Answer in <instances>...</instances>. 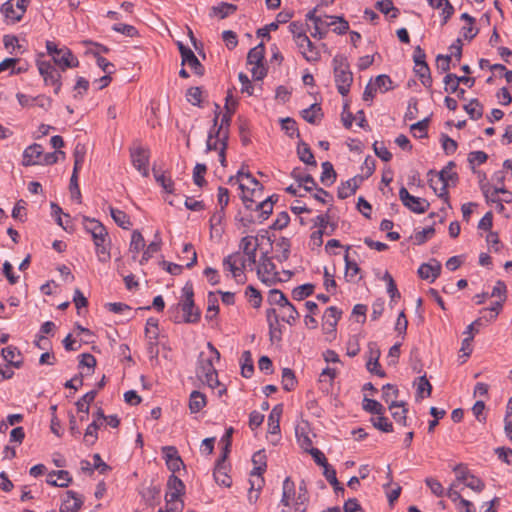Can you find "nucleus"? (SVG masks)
Masks as SVG:
<instances>
[{"label":"nucleus","mask_w":512,"mask_h":512,"mask_svg":"<svg viewBox=\"0 0 512 512\" xmlns=\"http://www.w3.org/2000/svg\"><path fill=\"white\" fill-rule=\"evenodd\" d=\"M132 166L143 176H149L150 150L143 146L139 140H135L129 148Z\"/></svg>","instance_id":"4"},{"label":"nucleus","mask_w":512,"mask_h":512,"mask_svg":"<svg viewBox=\"0 0 512 512\" xmlns=\"http://www.w3.org/2000/svg\"><path fill=\"white\" fill-rule=\"evenodd\" d=\"M432 392V385L426 376H420L417 382V396L420 398L429 397Z\"/></svg>","instance_id":"54"},{"label":"nucleus","mask_w":512,"mask_h":512,"mask_svg":"<svg viewBox=\"0 0 512 512\" xmlns=\"http://www.w3.org/2000/svg\"><path fill=\"white\" fill-rule=\"evenodd\" d=\"M296 380L295 374L290 368H284L282 370V386L286 391H291L294 389Z\"/></svg>","instance_id":"57"},{"label":"nucleus","mask_w":512,"mask_h":512,"mask_svg":"<svg viewBox=\"0 0 512 512\" xmlns=\"http://www.w3.org/2000/svg\"><path fill=\"white\" fill-rule=\"evenodd\" d=\"M295 44L308 62H317L320 59L319 51L306 34L297 36Z\"/></svg>","instance_id":"10"},{"label":"nucleus","mask_w":512,"mask_h":512,"mask_svg":"<svg viewBox=\"0 0 512 512\" xmlns=\"http://www.w3.org/2000/svg\"><path fill=\"white\" fill-rule=\"evenodd\" d=\"M297 155L299 159L305 163L306 165L316 167L317 162L315 160L314 154L310 149L309 145L304 141H300L297 146Z\"/></svg>","instance_id":"30"},{"label":"nucleus","mask_w":512,"mask_h":512,"mask_svg":"<svg viewBox=\"0 0 512 512\" xmlns=\"http://www.w3.org/2000/svg\"><path fill=\"white\" fill-rule=\"evenodd\" d=\"M268 302L271 305H278L280 307H285L289 303L285 294L278 289H272L269 291Z\"/></svg>","instance_id":"52"},{"label":"nucleus","mask_w":512,"mask_h":512,"mask_svg":"<svg viewBox=\"0 0 512 512\" xmlns=\"http://www.w3.org/2000/svg\"><path fill=\"white\" fill-rule=\"evenodd\" d=\"M145 247V241L140 231L134 230L131 236L130 251L137 254Z\"/></svg>","instance_id":"56"},{"label":"nucleus","mask_w":512,"mask_h":512,"mask_svg":"<svg viewBox=\"0 0 512 512\" xmlns=\"http://www.w3.org/2000/svg\"><path fill=\"white\" fill-rule=\"evenodd\" d=\"M102 425L103 422H98L96 419L88 425L84 434V442L87 446H91L96 442L98 439L97 431Z\"/></svg>","instance_id":"43"},{"label":"nucleus","mask_w":512,"mask_h":512,"mask_svg":"<svg viewBox=\"0 0 512 512\" xmlns=\"http://www.w3.org/2000/svg\"><path fill=\"white\" fill-rule=\"evenodd\" d=\"M258 278L265 284L271 285L277 281V272L272 259L267 253H262L259 265L257 266Z\"/></svg>","instance_id":"8"},{"label":"nucleus","mask_w":512,"mask_h":512,"mask_svg":"<svg viewBox=\"0 0 512 512\" xmlns=\"http://www.w3.org/2000/svg\"><path fill=\"white\" fill-rule=\"evenodd\" d=\"M182 297L183 301L178 304L177 308L180 307L183 311V319L182 321L185 323H196L200 320L201 312L198 308L195 307L194 303V291L193 285L191 282H187L182 288ZM175 323H180L181 319L176 315L173 318Z\"/></svg>","instance_id":"3"},{"label":"nucleus","mask_w":512,"mask_h":512,"mask_svg":"<svg viewBox=\"0 0 512 512\" xmlns=\"http://www.w3.org/2000/svg\"><path fill=\"white\" fill-rule=\"evenodd\" d=\"M454 167L455 163L450 161L441 171L435 172L430 170L428 172V176H430L428 179L429 186L434 190L435 193H437V184L441 183L440 192L437 195L438 197L444 199L446 202H448L449 197L447 191L449 183L452 182V184H455L458 179L457 173L452 171Z\"/></svg>","instance_id":"1"},{"label":"nucleus","mask_w":512,"mask_h":512,"mask_svg":"<svg viewBox=\"0 0 512 512\" xmlns=\"http://www.w3.org/2000/svg\"><path fill=\"white\" fill-rule=\"evenodd\" d=\"M1 355L11 366L20 368L23 364L20 350L15 346H7L2 349Z\"/></svg>","instance_id":"26"},{"label":"nucleus","mask_w":512,"mask_h":512,"mask_svg":"<svg viewBox=\"0 0 512 512\" xmlns=\"http://www.w3.org/2000/svg\"><path fill=\"white\" fill-rule=\"evenodd\" d=\"M237 11L235 4L222 2L218 6H213L211 9V15L218 16L220 19H224Z\"/></svg>","instance_id":"39"},{"label":"nucleus","mask_w":512,"mask_h":512,"mask_svg":"<svg viewBox=\"0 0 512 512\" xmlns=\"http://www.w3.org/2000/svg\"><path fill=\"white\" fill-rule=\"evenodd\" d=\"M206 396L200 391L194 390L189 397V410L191 413H198L206 406Z\"/></svg>","instance_id":"33"},{"label":"nucleus","mask_w":512,"mask_h":512,"mask_svg":"<svg viewBox=\"0 0 512 512\" xmlns=\"http://www.w3.org/2000/svg\"><path fill=\"white\" fill-rule=\"evenodd\" d=\"M315 286L311 283L300 285L293 289L292 297L294 300L301 301L306 297L310 296L314 292Z\"/></svg>","instance_id":"47"},{"label":"nucleus","mask_w":512,"mask_h":512,"mask_svg":"<svg viewBox=\"0 0 512 512\" xmlns=\"http://www.w3.org/2000/svg\"><path fill=\"white\" fill-rule=\"evenodd\" d=\"M207 171V167L205 164L197 163L193 170V181L194 183L202 187L206 184V180L204 178V175Z\"/></svg>","instance_id":"59"},{"label":"nucleus","mask_w":512,"mask_h":512,"mask_svg":"<svg viewBox=\"0 0 512 512\" xmlns=\"http://www.w3.org/2000/svg\"><path fill=\"white\" fill-rule=\"evenodd\" d=\"M309 493L304 480L299 483L297 497L294 503V512H307Z\"/></svg>","instance_id":"22"},{"label":"nucleus","mask_w":512,"mask_h":512,"mask_svg":"<svg viewBox=\"0 0 512 512\" xmlns=\"http://www.w3.org/2000/svg\"><path fill=\"white\" fill-rule=\"evenodd\" d=\"M86 154L85 146L81 143H78L73 151V158H74V167L73 171H79L82 167V164L84 162Z\"/></svg>","instance_id":"53"},{"label":"nucleus","mask_w":512,"mask_h":512,"mask_svg":"<svg viewBox=\"0 0 512 512\" xmlns=\"http://www.w3.org/2000/svg\"><path fill=\"white\" fill-rule=\"evenodd\" d=\"M430 119L425 118L421 121H418L410 126L411 131L415 137L424 138L427 137V130L429 126Z\"/></svg>","instance_id":"55"},{"label":"nucleus","mask_w":512,"mask_h":512,"mask_svg":"<svg viewBox=\"0 0 512 512\" xmlns=\"http://www.w3.org/2000/svg\"><path fill=\"white\" fill-rule=\"evenodd\" d=\"M286 311L282 316V320L289 325H294L300 314L292 303H288L285 307Z\"/></svg>","instance_id":"60"},{"label":"nucleus","mask_w":512,"mask_h":512,"mask_svg":"<svg viewBox=\"0 0 512 512\" xmlns=\"http://www.w3.org/2000/svg\"><path fill=\"white\" fill-rule=\"evenodd\" d=\"M43 148L40 144L34 143L28 146L23 152L22 165L25 167L39 165L41 162Z\"/></svg>","instance_id":"16"},{"label":"nucleus","mask_w":512,"mask_h":512,"mask_svg":"<svg viewBox=\"0 0 512 512\" xmlns=\"http://www.w3.org/2000/svg\"><path fill=\"white\" fill-rule=\"evenodd\" d=\"M376 8L385 15L392 12L391 18H396L399 15V9L393 5L392 0H380L376 3Z\"/></svg>","instance_id":"51"},{"label":"nucleus","mask_w":512,"mask_h":512,"mask_svg":"<svg viewBox=\"0 0 512 512\" xmlns=\"http://www.w3.org/2000/svg\"><path fill=\"white\" fill-rule=\"evenodd\" d=\"M363 409L375 415H382L385 412V408L380 402L367 397L363 399Z\"/></svg>","instance_id":"50"},{"label":"nucleus","mask_w":512,"mask_h":512,"mask_svg":"<svg viewBox=\"0 0 512 512\" xmlns=\"http://www.w3.org/2000/svg\"><path fill=\"white\" fill-rule=\"evenodd\" d=\"M155 241H152L145 251L143 252L142 258L139 261L141 265L146 263L150 258L153 257L155 253H157L161 249V239L159 238L158 233L155 235Z\"/></svg>","instance_id":"46"},{"label":"nucleus","mask_w":512,"mask_h":512,"mask_svg":"<svg viewBox=\"0 0 512 512\" xmlns=\"http://www.w3.org/2000/svg\"><path fill=\"white\" fill-rule=\"evenodd\" d=\"M405 405L406 404L403 401L398 402L393 400L389 403L388 406L389 410L392 413L393 419L403 426L407 425L406 420L408 409L405 407Z\"/></svg>","instance_id":"24"},{"label":"nucleus","mask_w":512,"mask_h":512,"mask_svg":"<svg viewBox=\"0 0 512 512\" xmlns=\"http://www.w3.org/2000/svg\"><path fill=\"white\" fill-rule=\"evenodd\" d=\"M242 178H246L250 184L253 185L251 188V195L253 197L260 198L263 191V186L261 183L256 178H254L250 172H244L243 170H240L236 175V179L240 181Z\"/></svg>","instance_id":"37"},{"label":"nucleus","mask_w":512,"mask_h":512,"mask_svg":"<svg viewBox=\"0 0 512 512\" xmlns=\"http://www.w3.org/2000/svg\"><path fill=\"white\" fill-rule=\"evenodd\" d=\"M83 224L85 230L92 235L95 246L105 243L108 238V232L100 221L84 216Z\"/></svg>","instance_id":"9"},{"label":"nucleus","mask_w":512,"mask_h":512,"mask_svg":"<svg viewBox=\"0 0 512 512\" xmlns=\"http://www.w3.org/2000/svg\"><path fill=\"white\" fill-rule=\"evenodd\" d=\"M89 88V81L84 77H78L76 84L73 87L75 92L74 98H82Z\"/></svg>","instance_id":"64"},{"label":"nucleus","mask_w":512,"mask_h":512,"mask_svg":"<svg viewBox=\"0 0 512 512\" xmlns=\"http://www.w3.org/2000/svg\"><path fill=\"white\" fill-rule=\"evenodd\" d=\"M283 412V405L277 404L268 416V432L271 434L280 433V418Z\"/></svg>","instance_id":"27"},{"label":"nucleus","mask_w":512,"mask_h":512,"mask_svg":"<svg viewBox=\"0 0 512 512\" xmlns=\"http://www.w3.org/2000/svg\"><path fill=\"white\" fill-rule=\"evenodd\" d=\"M259 247L258 238L255 236H245L240 241V249L247 258L248 266L256 264L257 250Z\"/></svg>","instance_id":"14"},{"label":"nucleus","mask_w":512,"mask_h":512,"mask_svg":"<svg viewBox=\"0 0 512 512\" xmlns=\"http://www.w3.org/2000/svg\"><path fill=\"white\" fill-rule=\"evenodd\" d=\"M196 375L202 382L206 383L212 389H215L220 385L212 357H205L203 352H201L198 357Z\"/></svg>","instance_id":"5"},{"label":"nucleus","mask_w":512,"mask_h":512,"mask_svg":"<svg viewBox=\"0 0 512 512\" xmlns=\"http://www.w3.org/2000/svg\"><path fill=\"white\" fill-rule=\"evenodd\" d=\"M14 4V1L8 0L1 6V12L12 23L19 22L24 15V10H18Z\"/></svg>","instance_id":"29"},{"label":"nucleus","mask_w":512,"mask_h":512,"mask_svg":"<svg viewBox=\"0 0 512 512\" xmlns=\"http://www.w3.org/2000/svg\"><path fill=\"white\" fill-rule=\"evenodd\" d=\"M464 110L473 120H478L483 115V105L478 99H472L468 104L464 105Z\"/></svg>","instance_id":"44"},{"label":"nucleus","mask_w":512,"mask_h":512,"mask_svg":"<svg viewBox=\"0 0 512 512\" xmlns=\"http://www.w3.org/2000/svg\"><path fill=\"white\" fill-rule=\"evenodd\" d=\"M373 150L377 157H379L381 160L388 162L392 158V154L390 151L384 146L383 143H379L378 141H375L373 143Z\"/></svg>","instance_id":"63"},{"label":"nucleus","mask_w":512,"mask_h":512,"mask_svg":"<svg viewBox=\"0 0 512 512\" xmlns=\"http://www.w3.org/2000/svg\"><path fill=\"white\" fill-rule=\"evenodd\" d=\"M322 173L320 180L321 182L326 185L330 186L332 185L337 177V174L333 168V165L329 161H325L322 163Z\"/></svg>","instance_id":"40"},{"label":"nucleus","mask_w":512,"mask_h":512,"mask_svg":"<svg viewBox=\"0 0 512 512\" xmlns=\"http://www.w3.org/2000/svg\"><path fill=\"white\" fill-rule=\"evenodd\" d=\"M161 493L160 485H155L153 482L150 485L143 487L140 491L142 499L148 506H154L156 502L159 500V496Z\"/></svg>","instance_id":"25"},{"label":"nucleus","mask_w":512,"mask_h":512,"mask_svg":"<svg viewBox=\"0 0 512 512\" xmlns=\"http://www.w3.org/2000/svg\"><path fill=\"white\" fill-rule=\"evenodd\" d=\"M414 72L419 77L421 83L426 87L430 88L432 86V77L430 68L427 63H422L419 66H414Z\"/></svg>","instance_id":"42"},{"label":"nucleus","mask_w":512,"mask_h":512,"mask_svg":"<svg viewBox=\"0 0 512 512\" xmlns=\"http://www.w3.org/2000/svg\"><path fill=\"white\" fill-rule=\"evenodd\" d=\"M37 68L45 85H52L54 87V93L59 94L62 87L61 74L55 65L52 64L51 61L38 59Z\"/></svg>","instance_id":"6"},{"label":"nucleus","mask_w":512,"mask_h":512,"mask_svg":"<svg viewBox=\"0 0 512 512\" xmlns=\"http://www.w3.org/2000/svg\"><path fill=\"white\" fill-rule=\"evenodd\" d=\"M46 482L55 487H68L72 482V478L68 471L58 470L50 472Z\"/></svg>","instance_id":"21"},{"label":"nucleus","mask_w":512,"mask_h":512,"mask_svg":"<svg viewBox=\"0 0 512 512\" xmlns=\"http://www.w3.org/2000/svg\"><path fill=\"white\" fill-rule=\"evenodd\" d=\"M435 233V229L433 226L424 228L422 231H418L414 234L413 240L414 244L422 245L424 244L428 238L432 237Z\"/></svg>","instance_id":"61"},{"label":"nucleus","mask_w":512,"mask_h":512,"mask_svg":"<svg viewBox=\"0 0 512 512\" xmlns=\"http://www.w3.org/2000/svg\"><path fill=\"white\" fill-rule=\"evenodd\" d=\"M341 314L342 312L337 307H328L323 315L324 327L327 326L329 329L334 330Z\"/></svg>","instance_id":"34"},{"label":"nucleus","mask_w":512,"mask_h":512,"mask_svg":"<svg viewBox=\"0 0 512 512\" xmlns=\"http://www.w3.org/2000/svg\"><path fill=\"white\" fill-rule=\"evenodd\" d=\"M266 318L269 326V334L272 342L281 340V329L278 325L279 317L274 308L267 309Z\"/></svg>","instance_id":"20"},{"label":"nucleus","mask_w":512,"mask_h":512,"mask_svg":"<svg viewBox=\"0 0 512 512\" xmlns=\"http://www.w3.org/2000/svg\"><path fill=\"white\" fill-rule=\"evenodd\" d=\"M323 474L326 480L333 486L335 492H344V487L338 481L336 477V470L333 467H326Z\"/></svg>","instance_id":"58"},{"label":"nucleus","mask_w":512,"mask_h":512,"mask_svg":"<svg viewBox=\"0 0 512 512\" xmlns=\"http://www.w3.org/2000/svg\"><path fill=\"white\" fill-rule=\"evenodd\" d=\"M182 65H188L198 76H202L204 74V67L192 50L182 57Z\"/></svg>","instance_id":"35"},{"label":"nucleus","mask_w":512,"mask_h":512,"mask_svg":"<svg viewBox=\"0 0 512 512\" xmlns=\"http://www.w3.org/2000/svg\"><path fill=\"white\" fill-rule=\"evenodd\" d=\"M297 497L295 483L290 477H286L282 484V497L280 503L287 509H283L282 512H289V509L295 503Z\"/></svg>","instance_id":"15"},{"label":"nucleus","mask_w":512,"mask_h":512,"mask_svg":"<svg viewBox=\"0 0 512 512\" xmlns=\"http://www.w3.org/2000/svg\"><path fill=\"white\" fill-rule=\"evenodd\" d=\"M242 201L247 209H253V203L255 202L253 198H250L244 194L242 196ZM254 210L260 212L259 218L261 221L268 219L273 211V202H271V198H266L265 200L257 203Z\"/></svg>","instance_id":"12"},{"label":"nucleus","mask_w":512,"mask_h":512,"mask_svg":"<svg viewBox=\"0 0 512 512\" xmlns=\"http://www.w3.org/2000/svg\"><path fill=\"white\" fill-rule=\"evenodd\" d=\"M302 117L310 124H317L323 117L319 104L314 103L302 111Z\"/></svg>","instance_id":"36"},{"label":"nucleus","mask_w":512,"mask_h":512,"mask_svg":"<svg viewBox=\"0 0 512 512\" xmlns=\"http://www.w3.org/2000/svg\"><path fill=\"white\" fill-rule=\"evenodd\" d=\"M97 396V390H92L83 395L77 402L76 407L78 412L83 413L80 416V421H85L89 413V405L94 401Z\"/></svg>","instance_id":"28"},{"label":"nucleus","mask_w":512,"mask_h":512,"mask_svg":"<svg viewBox=\"0 0 512 512\" xmlns=\"http://www.w3.org/2000/svg\"><path fill=\"white\" fill-rule=\"evenodd\" d=\"M332 63L337 90L342 96H346L353 82V74L347 57L338 54L333 58Z\"/></svg>","instance_id":"2"},{"label":"nucleus","mask_w":512,"mask_h":512,"mask_svg":"<svg viewBox=\"0 0 512 512\" xmlns=\"http://www.w3.org/2000/svg\"><path fill=\"white\" fill-rule=\"evenodd\" d=\"M291 177L299 182V185L304 183V189L308 192L316 188V182L310 174H302L300 168H294L291 172Z\"/></svg>","instance_id":"31"},{"label":"nucleus","mask_w":512,"mask_h":512,"mask_svg":"<svg viewBox=\"0 0 512 512\" xmlns=\"http://www.w3.org/2000/svg\"><path fill=\"white\" fill-rule=\"evenodd\" d=\"M371 423L374 428L382 432L390 433L393 431L392 423L389 421L387 417L384 416V414L377 415V417L371 418Z\"/></svg>","instance_id":"48"},{"label":"nucleus","mask_w":512,"mask_h":512,"mask_svg":"<svg viewBox=\"0 0 512 512\" xmlns=\"http://www.w3.org/2000/svg\"><path fill=\"white\" fill-rule=\"evenodd\" d=\"M83 505V499L76 492L69 490L66 492V498L60 505V512H78Z\"/></svg>","instance_id":"18"},{"label":"nucleus","mask_w":512,"mask_h":512,"mask_svg":"<svg viewBox=\"0 0 512 512\" xmlns=\"http://www.w3.org/2000/svg\"><path fill=\"white\" fill-rule=\"evenodd\" d=\"M399 198L406 208L417 214L425 213L430 207L426 199L411 195L404 186L399 190Z\"/></svg>","instance_id":"7"},{"label":"nucleus","mask_w":512,"mask_h":512,"mask_svg":"<svg viewBox=\"0 0 512 512\" xmlns=\"http://www.w3.org/2000/svg\"><path fill=\"white\" fill-rule=\"evenodd\" d=\"M52 61V64L58 66L62 71H65L67 68L79 66V60L67 47L60 48V52L57 55H54Z\"/></svg>","instance_id":"13"},{"label":"nucleus","mask_w":512,"mask_h":512,"mask_svg":"<svg viewBox=\"0 0 512 512\" xmlns=\"http://www.w3.org/2000/svg\"><path fill=\"white\" fill-rule=\"evenodd\" d=\"M167 489L165 500L167 504H170L177 501L185 493V484L180 478L172 474L168 478Z\"/></svg>","instance_id":"11"},{"label":"nucleus","mask_w":512,"mask_h":512,"mask_svg":"<svg viewBox=\"0 0 512 512\" xmlns=\"http://www.w3.org/2000/svg\"><path fill=\"white\" fill-rule=\"evenodd\" d=\"M252 462L255 465L254 469L251 472V476H257L258 481V490H261L264 479L262 477V474L265 472L266 469V455L263 451H257L252 456Z\"/></svg>","instance_id":"17"},{"label":"nucleus","mask_w":512,"mask_h":512,"mask_svg":"<svg viewBox=\"0 0 512 512\" xmlns=\"http://www.w3.org/2000/svg\"><path fill=\"white\" fill-rule=\"evenodd\" d=\"M435 264L432 265L430 263H423L418 269V275L421 279L428 280L431 282L435 281L436 278L439 277L441 273V264L440 262L434 260Z\"/></svg>","instance_id":"23"},{"label":"nucleus","mask_w":512,"mask_h":512,"mask_svg":"<svg viewBox=\"0 0 512 512\" xmlns=\"http://www.w3.org/2000/svg\"><path fill=\"white\" fill-rule=\"evenodd\" d=\"M265 54V46L263 43H259L257 46L250 49L247 55V64L249 65H261L263 64Z\"/></svg>","instance_id":"38"},{"label":"nucleus","mask_w":512,"mask_h":512,"mask_svg":"<svg viewBox=\"0 0 512 512\" xmlns=\"http://www.w3.org/2000/svg\"><path fill=\"white\" fill-rule=\"evenodd\" d=\"M350 249V246H347L346 247V254L344 256V261H345V277L347 278V280H352L353 277L359 273L360 271V268L358 266V264L354 261H351L349 259V254H348V251Z\"/></svg>","instance_id":"49"},{"label":"nucleus","mask_w":512,"mask_h":512,"mask_svg":"<svg viewBox=\"0 0 512 512\" xmlns=\"http://www.w3.org/2000/svg\"><path fill=\"white\" fill-rule=\"evenodd\" d=\"M254 372L253 359L250 351H244L241 355V374L245 378H250Z\"/></svg>","instance_id":"45"},{"label":"nucleus","mask_w":512,"mask_h":512,"mask_svg":"<svg viewBox=\"0 0 512 512\" xmlns=\"http://www.w3.org/2000/svg\"><path fill=\"white\" fill-rule=\"evenodd\" d=\"M364 180L362 176H355L346 182L341 183L338 187L337 196L340 199H346L351 195L355 194L356 190L360 186L361 182Z\"/></svg>","instance_id":"19"},{"label":"nucleus","mask_w":512,"mask_h":512,"mask_svg":"<svg viewBox=\"0 0 512 512\" xmlns=\"http://www.w3.org/2000/svg\"><path fill=\"white\" fill-rule=\"evenodd\" d=\"M213 475L218 484L225 487H229L231 485V478L227 474V466L225 463H222V461H217Z\"/></svg>","instance_id":"32"},{"label":"nucleus","mask_w":512,"mask_h":512,"mask_svg":"<svg viewBox=\"0 0 512 512\" xmlns=\"http://www.w3.org/2000/svg\"><path fill=\"white\" fill-rule=\"evenodd\" d=\"M109 211L111 217L119 227L129 229L132 226L129 216L124 211L113 207H110Z\"/></svg>","instance_id":"41"},{"label":"nucleus","mask_w":512,"mask_h":512,"mask_svg":"<svg viewBox=\"0 0 512 512\" xmlns=\"http://www.w3.org/2000/svg\"><path fill=\"white\" fill-rule=\"evenodd\" d=\"M153 171H154V176H155L157 183H159L167 193H173V191H174L173 180L170 177H166L164 174H158L155 169H153Z\"/></svg>","instance_id":"62"}]
</instances>
